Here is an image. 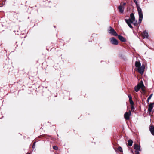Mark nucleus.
<instances>
[{
    "instance_id": "obj_24",
    "label": "nucleus",
    "mask_w": 154,
    "mask_h": 154,
    "mask_svg": "<svg viewBox=\"0 0 154 154\" xmlns=\"http://www.w3.org/2000/svg\"><path fill=\"white\" fill-rule=\"evenodd\" d=\"M149 100H150V99H148V98H147V102L148 103V102H149Z\"/></svg>"
},
{
    "instance_id": "obj_23",
    "label": "nucleus",
    "mask_w": 154,
    "mask_h": 154,
    "mask_svg": "<svg viewBox=\"0 0 154 154\" xmlns=\"http://www.w3.org/2000/svg\"><path fill=\"white\" fill-rule=\"evenodd\" d=\"M139 151H138V150H136L135 151V154H139Z\"/></svg>"
},
{
    "instance_id": "obj_13",
    "label": "nucleus",
    "mask_w": 154,
    "mask_h": 154,
    "mask_svg": "<svg viewBox=\"0 0 154 154\" xmlns=\"http://www.w3.org/2000/svg\"><path fill=\"white\" fill-rule=\"evenodd\" d=\"M119 9L120 12L123 13L124 11V7L121 5H120L118 7Z\"/></svg>"
},
{
    "instance_id": "obj_3",
    "label": "nucleus",
    "mask_w": 154,
    "mask_h": 154,
    "mask_svg": "<svg viewBox=\"0 0 154 154\" xmlns=\"http://www.w3.org/2000/svg\"><path fill=\"white\" fill-rule=\"evenodd\" d=\"M144 85L142 81H141L140 83H138L137 85L134 87V90L136 92H138L140 88H141L142 90L144 91L145 90L143 88Z\"/></svg>"
},
{
    "instance_id": "obj_17",
    "label": "nucleus",
    "mask_w": 154,
    "mask_h": 154,
    "mask_svg": "<svg viewBox=\"0 0 154 154\" xmlns=\"http://www.w3.org/2000/svg\"><path fill=\"white\" fill-rule=\"evenodd\" d=\"M131 24H133L135 26H136L137 25V21H133V23Z\"/></svg>"
},
{
    "instance_id": "obj_4",
    "label": "nucleus",
    "mask_w": 154,
    "mask_h": 154,
    "mask_svg": "<svg viewBox=\"0 0 154 154\" xmlns=\"http://www.w3.org/2000/svg\"><path fill=\"white\" fill-rule=\"evenodd\" d=\"M109 32L112 35L114 36H117L118 35V34L117 33L115 30L111 26L109 27Z\"/></svg>"
},
{
    "instance_id": "obj_11",
    "label": "nucleus",
    "mask_w": 154,
    "mask_h": 154,
    "mask_svg": "<svg viewBox=\"0 0 154 154\" xmlns=\"http://www.w3.org/2000/svg\"><path fill=\"white\" fill-rule=\"evenodd\" d=\"M149 130L151 134L154 136V127L153 126H150L149 127Z\"/></svg>"
},
{
    "instance_id": "obj_5",
    "label": "nucleus",
    "mask_w": 154,
    "mask_h": 154,
    "mask_svg": "<svg viewBox=\"0 0 154 154\" xmlns=\"http://www.w3.org/2000/svg\"><path fill=\"white\" fill-rule=\"evenodd\" d=\"M144 69L145 66L144 65L142 64L141 66L138 68L137 70L142 75L143 73Z\"/></svg>"
},
{
    "instance_id": "obj_6",
    "label": "nucleus",
    "mask_w": 154,
    "mask_h": 154,
    "mask_svg": "<svg viewBox=\"0 0 154 154\" xmlns=\"http://www.w3.org/2000/svg\"><path fill=\"white\" fill-rule=\"evenodd\" d=\"M110 40L111 43L113 45H117L118 44V40L114 37L111 38Z\"/></svg>"
},
{
    "instance_id": "obj_9",
    "label": "nucleus",
    "mask_w": 154,
    "mask_h": 154,
    "mask_svg": "<svg viewBox=\"0 0 154 154\" xmlns=\"http://www.w3.org/2000/svg\"><path fill=\"white\" fill-rule=\"evenodd\" d=\"M142 35L144 38H148L149 37L148 33L146 31H145L143 32Z\"/></svg>"
},
{
    "instance_id": "obj_2",
    "label": "nucleus",
    "mask_w": 154,
    "mask_h": 154,
    "mask_svg": "<svg viewBox=\"0 0 154 154\" xmlns=\"http://www.w3.org/2000/svg\"><path fill=\"white\" fill-rule=\"evenodd\" d=\"M130 16V18L128 19H125V21L129 27L132 29L133 28V27L131 24L132 23H133V21H135V18L134 14L133 13L131 14Z\"/></svg>"
},
{
    "instance_id": "obj_21",
    "label": "nucleus",
    "mask_w": 154,
    "mask_h": 154,
    "mask_svg": "<svg viewBox=\"0 0 154 154\" xmlns=\"http://www.w3.org/2000/svg\"><path fill=\"white\" fill-rule=\"evenodd\" d=\"M128 97L129 98V100H132V97L131 95L129 94L128 96Z\"/></svg>"
},
{
    "instance_id": "obj_20",
    "label": "nucleus",
    "mask_w": 154,
    "mask_h": 154,
    "mask_svg": "<svg viewBox=\"0 0 154 154\" xmlns=\"http://www.w3.org/2000/svg\"><path fill=\"white\" fill-rule=\"evenodd\" d=\"M53 148L55 150H57L58 149V147L56 146H54Z\"/></svg>"
},
{
    "instance_id": "obj_16",
    "label": "nucleus",
    "mask_w": 154,
    "mask_h": 154,
    "mask_svg": "<svg viewBox=\"0 0 154 154\" xmlns=\"http://www.w3.org/2000/svg\"><path fill=\"white\" fill-rule=\"evenodd\" d=\"M117 149H118V150L119 151H120L121 152H123V150H122V148L120 146L119 147H118V148H117Z\"/></svg>"
},
{
    "instance_id": "obj_10",
    "label": "nucleus",
    "mask_w": 154,
    "mask_h": 154,
    "mask_svg": "<svg viewBox=\"0 0 154 154\" xmlns=\"http://www.w3.org/2000/svg\"><path fill=\"white\" fill-rule=\"evenodd\" d=\"M134 148L136 150H140V146H139L138 144H135L134 145Z\"/></svg>"
},
{
    "instance_id": "obj_26",
    "label": "nucleus",
    "mask_w": 154,
    "mask_h": 154,
    "mask_svg": "<svg viewBox=\"0 0 154 154\" xmlns=\"http://www.w3.org/2000/svg\"><path fill=\"white\" fill-rule=\"evenodd\" d=\"M134 108V107H133L132 106L131 107V109H133Z\"/></svg>"
},
{
    "instance_id": "obj_19",
    "label": "nucleus",
    "mask_w": 154,
    "mask_h": 154,
    "mask_svg": "<svg viewBox=\"0 0 154 154\" xmlns=\"http://www.w3.org/2000/svg\"><path fill=\"white\" fill-rule=\"evenodd\" d=\"M129 101H130V103L131 105H133L134 104V103L132 100H129Z\"/></svg>"
},
{
    "instance_id": "obj_14",
    "label": "nucleus",
    "mask_w": 154,
    "mask_h": 154,
    "mask_svg": "<svg viewBox=\"0 0 154 154\" xmlns=\"http://www.w3.org/2000/svg\"><path fill=\"white\" fill-rule=\"evenodd\" d=\"M133 143V141L131 140H129L128 141V145L130 146H132Z\"/></svg>"
},
{
    "instance_id": "obj_25",
    "label": "nucleus",
    "mask_w": 154,
    "mask_h": 154,
    "mask_svg": "<svg viewBox=\"0 0 154 154\" xmlns=\"http://www.w3.org/2000/svg\"><path fill=\"white\" fill-rule=\"evenodd\" d=\"M123 5L124 6L125 5H126V3H123Z\"/></svg>"
},
{
    "instance_id": "obj_8",
    "label": "nucleus",
    "mask_w": 154,
    "mask_h": 154,
    "mask_svg": "<svg viewBox=\"0 0 154 154\" xmlns=\"http://www.w3.org/2000/svg\"><path fill=\"white\" fill-rule=\"evenodd\" d=\"M153 103H150L149 105L148 111L149 113L152 112V110L153 107Z\"/></svg>"
},
{
    "instance_id": "obj_27",
    "label": "nucleus",
    "mask_w": 154,
    "mask_h": 154,
    "mask_svg": "<svg viewBox=\"0 0 154 154\" xmlns=\"http://www.w3.org/2000/svg\"><path fill=\"white\" fill-rule=\"evenodd\" d=\"M27 154H30V153H27Z\"/></svg>"
},
{
    "instance_id": "obj_12",
    "label": "nucleus",
    "mask_w": 154,
    "mask_h": 154,
    "mask_svg": "<svg viewBox=\"0 0 154 154\" xmlns=\"http://www.w3.org/2000/svg\"><path fill=\"white\" fill-rule=\"evenodd\" d=\"M118 36L119 39L121 41L125 42L126 41L125 39L122 36L120 35Z\"/></svg>"
},
{
    "instance_id": "obj_22",
    "label": "nucleus",
    "mask_w": 154,
    "mask_h": 154,
    "mask_svg": "<svg viewBox=\"0 0 154 154\" xmlns=\"http://www.w3.org/2000/svg\"><path fill=\"white\" fill-rule=\"evenodd\" d=\"M153 95V94H150L149 96V97L148 98V99H149L150 100L151 99L152 96Z\"/></svg>"
},
{
    "instance_id": "obj_1",
    "label": "nucleus",
    "mask_w": 154,
    "mask_h": 154,
    "mask_svg": "<svg viewBox=\"0 0 154 154\" xmlns=\"http://www.w3.org/2000/svg\"><path fill=\"white\" fill-rule=\"evenodd\" d=\"M138 0H134V2L136 5V7L137 10L139 15L138 23L140 24L141 23L143 18V13L141 8L139 7L137 2Z\"/></svg>"
},
{
    "instance_id": "obj_7",
    "label": "nucleus",
    "mask_w": 154,
    "mask_h": 154,
    "mask_svg": "<svg viewBox=\"0 0 154 154\" xmlns=\"http://www.w3.org/2000/svg\"><path fill=\"white\" fill-rule=\"evenodd\" d=\"M131 115V112L129 111L128 112H126L124 115V118L127 120H128L130 119V116Z\"/></svg>"
},
{
    "instance_id": "obj_18",
    "label": "nucleus",
    "mask_w": 154,
    "mask_h": 154,
    "mask_svg": "<svg viewBox=\"0 0 154 154\" xmlns=\"http://www.w3.org/2000/svg\"><path fill=\"white\" fill-rule=\"evenodd\" d=\"M35 142H34L33 143V145H32V148L34 149L35 148Z\"/></svg>"
},
{
    "instance_id": "obj_15",
    "label": "nucleus",
    "mask_w": 154,
    "mask_h": 154,
    "mask_svg": "<svg viewBox=\"0 0 154 154\" xmlns=\"http://www.w3.org/2000/svg\"><path fill=\"white\" fill-rule=\"evenodd\" d=\"M135 66L136 67L138 68L141 66V63L139 61H136Z\"/></svg>"
}]
</instances>
